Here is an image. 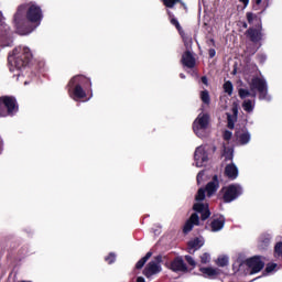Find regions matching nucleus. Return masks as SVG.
Listing matches in <instances>:
<instances>
[{
    "mask_svg": "<svg viewBox=\"0 0 282 282\" xmlns=\"http://www.w3.org/2000/svg\"><path fill=\"white\" fill-rule=\"evenodd\" d=\"M170 23H171V25H174V28H176V30L180 34H182V32H184V30L182 29V24H180V21H177V18L170 19Z\"/></svg>",
    "mask_w": 282,
    "mask_h": 282,
    "instance_id": "7c9ffc66",
    "label": "nucleus"
},
{
    "mask_svg": "<svg viewBox=\"0 0 282 282\" xmlns=\"http://www.w3.org/2000/svg\"><path fill=\"white\" fill-rule=\"evenodd\" d=\"M193 210L200 214L202 221H206V219L210 217V209L208 208V204L196 203L193 205Z\"/></svg>",
    "mask_w": 282,
    "mask_h": 282,
    "instance_id": "ddd939ff",
    "label": "nucleus"
},
{
    "mask_svg": "<svg viewBox=\"0 0 282 282\" xmlns=\"http://www.w3.org/2000/svg\"><path fill=\"white\" fill-rule=\"evenodd\" d=\"M228 127L229 129H235V123L230 121V116H228Z\"/></svg>",
    "mask_w": 282,
    "mask_h": 282,
    "instance_id": "de8ad7c7",
    "label": "nucleus"
},
{
    "mask_svg": "<svg viewBox=\"0 0 282 282\" xmlns=\"http://www.w3.org/2000/svg\"><path fill=\"white\" fill-rule=\"evenodd\" d=\"M185 261H187L188 265H192V268L197 265V262H195V259H193L191 256H185Z\"/></svg>",
    "mask_w": 282,
    "mask_h": 282,
    "instance_id": "ea45409f",
    "label": "nucleus"
},
{
    "mask_svg": "<svg viewBox=\"0 0 282 282\" xmlns=\"http://www.w3.org/2000/svg\"><path fill=\"white\" fill-rule=\"evenodd\" d=\"M239 2L242 3L245 8H248L250 0H239Z\"/></svg>",
    "mask_w": 282,
    "mask_h": 282,
    "instance_id": "09e8293b",
    "label": "nucleus"
},
{
    "mask_svg": "<svg viewBox=\"0 0 282 282\" xmlns=\"http://www.w3.org/2000/svg\"><path fill=\"white\" fill-rule=\"evenodd\" d=\"M225 226H226V217H224V215H220L219 217L214 218L209 224V228L212 232H219L220 230H224Z\"/></svg>",
    "mask_w": 282,
    "mask_h": 282,
    "instance_id": "dca6fc26",
    "label": "nucleus"
},
{
    "mask_svg": "<svg viewBox=\"0 0 282 282\" xmlns=\"http://www.w3.org/2000/svg\"><path fill=\"white\" fill-rule=\"evenodd\" d=\"M231 111L234 116H239V105H237V102H234Z\"/></svg>",
    "mask_w": 282,
    "mask_h": 282,
    "instance_id": "a19ab883",
    "label": "nucleus"
},
{
    "mask_svg": "<svg viewBox=\"0 0 282 282\" xmlns=\"http://www.w3.org/2000/svg\"><path fill=\"white\" fill-rule=\"evenodd\" d=\"M250 91L259 93V100H265L268 98V82L261 77H253L249 84Z\"/></svg>",
    "mask_w": 282,
    "mask_h": 282,
    "instance_id": "423d86ee",
    "label": "nucleus"
},
{
    "mask_svg": "<svg viewBox=\"0 0 282 282\" xmlns=\"http://www.w3.org/2000/svg\"><path fill=\"white\" fill-rule=\"evenodd\" d=\"M223 138L226 142H229V140L232 139V132L230 130H225Z\"/></svg>",
    "mask_w": 282,
    "mask_h": 282,
    "instance_id": "4c0bfd02",
    "label": "nucleus"
},
{
    "mask_svg": "<svg viewBox=\"0 0 282 282\" xmlns=\"http://www.w3.org/2000/svg\"><path fill=\"white\" fill-rule=\"evenodd\" d=\"M210 122V116L208 113H199L196 120L193 122V131L194 133H199L200 130L208 129V124Z\"/></svg>",
    "mask_w": 282,
    "mask_h": 282,
    "instance_id": "9d476101",
    "label": "nucleus"
},
{
    "mask_svg": "<svg viewBox=\"0 0 282 282\" xmlns=\"http://www.w3.org/2000/svg\"><path fill=\"white\" fill-rule=\"evenodd\" d=\"M217 265L219 268H226V265H228V257L224 256V257H219L217 259Z\"/></svg>",
    "mask_w": 282,
    "mask_h": 282,
    "instance_id": "72a5a7b5",
    "label": "nucleus"
},
{
    "mask_svg": "<svg viewBox=\"0 0 282 282\" xmlns=\"http://www.w3.org/2000/svg\"><path fill=\"white\" fill-rule=\"evenodd\" d=\"M32 51L28 47L23 48H14L13 50V56H9L8 61L9 63H12L17 69H23V67H28L30 63H32Z\"/></svg>",
    "mask_w": 282,
    "mask_h": 282,
    "instance_id": "7ed1b4c3",
    "label": "nucleus"
},
{
    "mask_svg": "<svg viewBox=\"0 0 282 282\" xmlns=\"http://www.w3.org/2000/svg\"><path fill=\"white\" fill-rule=\"evenodd\" d=\"M269 1H270V0H267L265 6H264V8L262 9V11L260 12V14H263V13L265 12V10H268Z\"/></svg>",
    "mask_w": 282,
    "mask_h": 282,
    "instance_id": "8fccbe9b",
    "label": "nucleus"
},
{
    "mask_svg": "<svg viewBox=\"0 0 282 282\" xmlns=\"http://www.w3.org/2000/svg\"><path fill=\"white\" fill-rule=\"evenodd\" d=\"M200 100L204 102V105H210V94L208 90L200 91Z\"/></svg>",
    "mask_w": 282,
    "mask_h": 282,
    "instance_id": "cd10ccee",
    "label": "nucleus"
},
{
    "mask_svg": "<svg viewBox=\"0 0 282 282\" xmlns=\"http://www.w3.org/2000/svg\"><path fill=\"white\" fill-rule=\"evenodd\" d=\"M137 282H147V280H144V278H142V276H138Z\"/></svg>",
    "mask_w": 282,
    "mask_h": 282,
    "instance_id": "864d4df0",
    "label": "nucleus"
},
{
    "mask_svg": "<svg viewBox=\"0 0 282 282\" xmlns=\"http://www.w3.org/2000/svg\"><path fill=\"white\" fill-rule=\"evenodd\" d=\"M202 246H204V241L199 238H194L187 242V250L189 254H193L194 252H197Z\"/></svg>",
    "mask_w": 282,
    "mask_h": 282,
    "instance_id": "a211bd4d",
    "label": "nucleus"
},
{
    "mask_svg": "<svg viewBox=\"0 0 282 282\" xmlns=\"http://www.w3.org/2000/svg\"><path fill=\"white\" fill-rule=\"evenodd\" d=\"M180 78H186V75H184V73H181Z\"/></svg>",
    "mask_w": 282,
    "mask_h": 282,
    "instance_id": "6e6d98bb",
    "label": "nucleus"
},
{
    "mask_svg": "<svg viewBox=\"0 0 282 282\" xmlns=\"http://www.w3.org/2000/svg\"><path fill=\"white\" fill-rule=\"evenodd\" d=\"M105 261H107L109 265H111V263H116V253L110 252L108 256L105 257Z\"/></svg>",
    "mask_w": 282,
    "mask_h": 282,
    "instance_id": "f704fd0d",
    "label": "nucleus"
},
{
    "mask_svg": "<svg viewBox=\"0 0 282 282\" xmlns=\"http://www.w3.org/2000/svg\"><path fill=\"white\" fill-rule=\"evenodd\" d=\"M170 270H172V272L186 273V272H188V267L186 265V262H184V259H182V257H176L171 262Z\"/></svg>",
    "mask_w": 282,
    "mask_h": 282,
    "instance_id": "f8f14e48",
    "label": "nucleus"
},
{
    "mask_svg": "<svg viewBox=\"0 0 282 282\" xmlns=\"http://www.w3.org/2000/svg\"><path fill=\"white\" fill-rule=\"evenodd\" d=\"M19 113V101L14 96L0 97V118H13Z\"/></svg>",
    "mask_w": 282,
    "mask_h": 282,
    "instance_id": "20e7f679",
    "label": "nucleus"
},
{
    "mask_svg": "<svg viewBox=\"0 0 282 282\" xmlns=\"http://www.w3.org/2000/svg\"><path fill=\"white\" fill-rule=\"evenodd\" d=\"M12 39V30L8 24H0V40L10 41Z\"/></svg>",
    "mask_w": 282,
    "mask_h": 282,
    "instance_id": "6ab92c4d",
    "label": "nucleus"
},
{
    "mask_svg": "<svg viewBox=\"0 0 282 282\" xmlns=\"http://www.w3.org/2000/svg\"><path fill=\"white\" fill-rule=\"evenodd\" d=\"M69 98L73 100H83L89 96H94V90L91 89V78L85 75L73 76L68 84L66 85Z\"/></svg>",
    "mask_w": 282,
    "mask_h": 282,
    "instance_id": "f03ea898",
    "label": "nucleus"
},
{
    "mask_svg": "<svg viewBox=\"0 0 282 282\" xmlns=\"http://www.w3.org/2000/svg\"><path fill=\"white\" fill-rule=\"evenodd\" d=\"M41 21H43V10L34 2L20 4L13 17L19 34H30L34 30L30 23L41 25Z\"/></svg>",
    "mask_w": 282,
    "mask_h": 282,
    "instance_id": "f257e3e1",
    "label": "nucleus"
},
{
    "mask_svg": "<svg viewBox=\"0 0 282 282\" xmlns=\"http://www.w3.org/2000/svg\"><path fill=\"white\" fill-rule=\"evenodd\" d=\"M220 193H223L220 199L224 202V204H231V202L239 199V197L243 195V187H241L239 184H230L228 186H224L220 189Z\"/></svg>",
    "mask_w": 282,
    "mask_h": 282,
    "instance_id": "39448f33",
    "label": "nucleus"
},
{
    "mask_svg": "<svg viewBox=\"0 0 282 282\" xmlns=\"http://www.w3.org/2000/svg\"><path fill=\"white\" fill-rule=\"evenodd\" d=\"M200 80H202L203 85L208 86V77L203 76V77H200Z\"/></svg>",
    "mask_w": 282,
    "mask_h": 282,
    "instance_id": "49530a36",
    "label": "nucleus"
},
{
    "mask_svg": "<svg viewBox=\"0 0 282 282\" xmlns=\"http://www.w3.org/2000/svg\"><path fill=\"white\" fill-rule=\"evenodd\" d=\"M240 144H248L250 142V132H245L239 137Z\"/></svg>",
    "mask_w": 282,
    "mask_h": 282,
    "instance_id": "473e14b6",
    "label": "nucleus"
},
{
    "mask_svg": "<svg viewBox=\"0 0 282 282\" xmlns=\"http://www.w3.org/2000/svg\"><path fill=\"white\" fill-rule=\"evenodd\" d=\"M242 28L248 29V23L243 22Z\"/></svg>",
    "mask_w": 282,
    "mask_h": 282,
    "instance_id": "5fc2aeb1",
    "label": "nucleus"
},
{
    "mask_svg": "<svg viewBox=\"0 0 282 282\" xmlns=\"http://www.w3.org/2000/svg\"><path fill=\"white\" fill-rule=\"evenodd\" d=\"M202 180H204V171L198 172L196 176L197 184H202Z\"/></svg>",
    "mask_w": 282,
    "mask_h": 282,
    "instance_id": "79ce46f5",
    "label": "nucleus"
},
{
    "mask_svg": "<svg viewBox=\"0 0 282 282\" xmlns=\"http://www.w3.org/2000/svg\"><path fill=\"white\" fill-rule=\"evenodd\" d=\"M167 15L170 19H175V17L173 15V12H171L170 10H167Z\"/></svg>",
    "mask_w": 282,
    "mask_h": 282,
    "instance_id": "603ef678",
    "label": "nucleus"
},
{
    "mask_svg": "<svg viewBox=\"0 0 282 282\" xmlns=\"http://www.w3.org/2000/svg\"><path fill=\"white\" fill-rule=\"evenodd\" d=\"M203 274H206L207 276H217V270L207 267V268H200L199 269Z\"/></svg>",
    "mask_w": 282,
    "mask_h": 282,
    "instance_id": "bb28decb",
    "label": "nucleus"
},
{
    "mask_svg": "<svg viewBox=\"0 0 282 282\" xmlns=\"http://www.w3.org/2000/svg\"><path fill=\"white\" fill-rule=\"evenodd\" d=\"M242 109L247 111V113H252L254 111V105H252V100L247 99L242 102Z\"/></svg>",
    "mask_w": 282,
    "mask_h": 282,
    "instance_id": "a878e982",
    "label": "nucleus"
},
{
    "mask_svg": "<svg viewBox=\"0 0 282 282\" xmlns=\"http://www.w3.org/2000/svg\"><path fill=\"white\" fill-rule=\"evenodd\" d=\"M263 3V0H254L253 10H259V6Z\"/></svg>",
    "mask_w": 282,
    "mask_h": 282,
    "instance_id": "c03bdc74",
    "label": "nucleus"
},
{
    "mask_svg": "<svg viewBox=\"0 0 282 282\" xmlns=\"http://www.w3.org/2000/svg\"><path fill=\"white\" fill-rule=\"evenodd\" d=\"M161 262L162 256L154 257V260L150 261L148 265L144 268V276H147V279H150V276H153V274L162 272V267L160 265Z\"/></svg>",
    "mask_w": 282,
    "mask_h": 282,
    "instance_id": "6e6552de",
    "label": "nucleus"
},
{
    "mask_svg": "<svg viewBox=\"0 0 282 282\" xmlns=\"http://www.w3.org/2000/svg\"><path fill=\"white\" fill-rule=\"evenodd\" d=\"M195 226H199V215H197V213L192 214L186 220L183 227L184 235H188V232H191Z\"/></svg>",
    "mask_w": 282,
    "mask_h": 282,
    "instance_id": "4468645a",
    "label": "nucleus"
},
{
    "mask_svg": "<svg viewBox=\"0 0 282 282\" xmlns=\"http://www.w3.org/2000/svg\"><path fill=\"white\" fill-rule=\"evenodd\" d=\"M235 150L232 148H228L224 145V152H223V158H225V162H230L234 158Z\"/></svg>",
    "mask_w": 282,
    "mask_h": 282,
    "instance_id": "b1692460",
    "label": "nucleus"
},
{
    "mask_svg": "<svg viewBox=\"0 0 282 282\" xmlns=\"http://www.w3.org/2000/svg\"><path fill=\"white\" fill-rule=\"evenodd\" d=\"M274 252L278 257H282V242H278L274 247Z\"/></svg>",
    "mask_w": 282,
    "mask_h": 282,
    "instance_id": "58836bf2",
    "label": "nucleus"
},
{
    "mask_svg": "<svg viewBox=\"0 0 282 282\" xmlns=\"http://www.w3.org/2000/svg\"><path fill=\"white\" fill-rule=\"evenodd\" d=\"M271 241H272V238L270 237V235L261 236L258 245L260 250H265L270 246Z\"/></svg>",
    "mask_w": 282,
    "mask_h": 282,
    "instance_id": "412c9836",
    "label": "nucleus"
},
{
    "mask_svg": "<svg viewBox=\"0 0 282 282\" xmlns=\"http://www.w3.org/2000/svg\"><path fill=\"white\" fill-rule=\"evenodd\" d=\"M153 257V252L149 251L143 258H141L137 263L135 268L137 270H142L144 265L147 264V261L150 260V258Z\"/></svg>",
    "mask_w": 282,
    "mask_h": 282,
    "instance_id": "4be33fe9",
    "label": "nucleus"
},
{
    "mask_svg": "<svg viewBox=\"0 0 282 282\" xmlns=\"http://www.w3.org/2000/svg\"><path fill=\"white\" fill-rule=\"evenodd\" d=\"M3 147H4L3 138L0 135V155L1 153H3Z\"/></svg>",
    "mask_w": 282,
    "mask_h": 282,
    "instance_id": "a18cd8bd",
    "label": "nucleus"
},
{
    "mask_svg": "<svg viewBox=\"0 0 282 282\" xmlns=\"http://www.w3.org/2000/svg\"><path fill=\"white\" fill-rule=\"evenodd\" d=\"M200 263L206 265V263H210V253L205 252L200 256Z\"/></svg>",
    "mask_w": 282,
    "mask_h": 282,
    "instance_id": "c9c22d12",
    "label": "nucleus"
},
{
    "mask_svg": "<svg viewBox=\"0 0 282 282\" xmlns=\"http://www.w3.org/2000/svg\"><path fill=\"white\" fill-rule=\"evenodd\" d=\"M223 87H224L225 94H228V96H232V89H234L232 82L230 80L226 82Z\"/></svg>",
    "mask_w": 282,
    "mask_h": 282,
    "instance_id": "2f4dec72",
    "label": "nucleus"
},
{
    "mask_svg": "<svg viewBox=\"0 0 282 282\" xmlns=\"http://www.w3.org/2000/svg\"><path fill=\"white\" fill-rule=\"evenodd\" d=\"M261 30H263V25L261 24V19H259V23L254 26H250L246 32L245 35L251 43H259L263 39V33H261Z\"/></svg>",
    "mask_w": 282,
    "mask_h": 282,
    "instance_id": "1a4fd4ad",
    "label": "nucleus"
},
{
    "mask_svg": "<svg viewBox=\"0 0 282 282\" xmlns=\"http://www.w3.org/2000/svg\"><path fill=\"white\" fill-rule=\"evenodd\" d=\"M246 17H247V21H248L249 25H252V23H254V21H258V23H259V19H261V18H259V15H257L252 12H247Z\"/></svg>",
    "mask_w": 282,
    "mask_h": 282,
    "instance_id": "c85d7f7f",
    "label": "nucleus"
},
{
    "mask_svg": "<svg viewBox=\"0 0 282 282\" xmlns=\"http://www.w3.org/2000/svg\"><path fill=\"white\" fill-rule=\"evenodd\" d=\"M194 160L202 161V162H208V154L206 153V150L202 148H197L194 153Z\"/></svg>",
    "mask_w": 282,
    "mask_h": 282,
    "instance_id": "aec40b11",
    "label": "nucleus"
},
{
    "mask_svg": "<svg viewBox=\"0 0 282 282\" xmlns=\"http://www.w3.org/2000/svg\"><path fill=\"white\" fill-rule=\"evenodd\" d=\"M181 63L184 67H187V69H195L197 59L191 51H185L182 55Z\"/></svg>",
    "mask_w": 282,
    "mask_h": 282,
    "instance_id": "9b49d317",
    "label": "nucleus"
},
{
    "mask_svg": "<svg viewBox=\"0 0 282 282\" xmlns=\"http://www.w3.org/2000/svg\"><path fill=\"white\" fill-rule=\"evenodd\" d=\"M238 95L241 98V100H243L245 98H248L250 96H251V98H257V93H253V91L250 93V90L245 89V88H240L238 90Z\"/></svg>",
    "mask_w": 282,
    "mask_h": 282,
    "instance_id": "5701e85b",
    "label": "nucleus"
},
{
    "mask_svg": "<svg viewBox=\"0 0 282 282\" xmlns=\"http://www.w3.org/2000/svg\"><path fill=\"white\" fill-rule=\"evenodd\" d=\"M225 175L228 180H237L239 177V170L234 163L226 165Z\"/></svg>",
    "mask_w": 282,
    "mask_h": 282,
    "instance_id": "f3484780",
    "label": "nucleus"
},
{
    "mask_svg": "<svg viewBox=\"0 0 282 282\" xmlns=\"http://www.w3.org/2000/svg\"><path fill=\"white\" fill-rule=\"evenodd\" d=\"M243 264L249 268L250 274H259V272H261V270L265 268V262L261 260V256H253L251 258H248L243 261V263L240 264V268Z\"/></svg>",
    "mask_w": 282,
    "mask_h": 282,
    "instance_id": "0eeeda50",
    "label": "nucleus"
},
{
    "mask_svg": "<svg viewBox=\"0 0 282 282\" xmlns=\"http://www.w3.org/2000/svg\"><path fill=\"white\" fill-rule=\"evenodd\" d=\"M210 43H212L213 45H215V40H214V39H212V40H210Z\"/></svg>",
    "mask_w": 282,
    "mask_h": 282,
    "instance_id": "4d7b16f0",
    "label": "nucleus"
},
{
    "mask_svg": "<svg viewBox=\"0 0 282 282\" xmlns=\"http://www.w3.org/2000/svg\"><path fill=\"white\" fill-rule=\"evenodd\" d=\"M163 6H165V8H175L176 3H181L183 6V8H186V4L184 2H182V0H162Z\"/></svg>",
    "mask_w": 282,
    "mask_h": 282,
    "instance_id": "393cba45",
    "label": "nucleus"
},
{
    "mask_svg": "<svg viewBox=\"0 0 282 282\" xmlns=\"http://www.w3.org/2000/svg\"><path fill=\"white\" fill-rule=\"evenodd\" d=\"M260 63H265V55H259Z\"/></svg>",
    "mask_w": 282,
    "mask_h": 282,
    "instance_id": "3c124183",
    "label": "nucleus"
},
{
    "mask_svg": "<svg viewBox=\"0 0 282 282\" xmlns=\"http://www.w3.org/2000/svg\"><path fill=\"white\" fill-rule=\"evenodd\" d=\"M204 199H206V189L199 188L197 191L196 196H195V200L196 202H204Z\"/></svg>",
    "mask_w": 282,
    "mask_h": 282,
    "instance_id": "c756f323",
    "label": "nucleus"
},
{
    "mask_svg": "<svg viewBox=\"0 0 282 282\" xmlns=\"http://www.w3.org/2000/svg\"><path fill=\"white\" fill-rule=\"evenodd\" d=\"M205 191L207 193V197H213L214 194L219 191V176L215 174L209 183H207Z\"/></svg>",
    "mask_w": 282,
    "mask_h": 282,
    "instance_id": "2eb2a0df",
    "label": "nucleus"
},
{
    "mask_svg": "<svg viewBox=\"0 0 282 282\" xmlns=\"http://www.w3.org/2000/svg\"><path fill=\"white\" fill-rule=\"evenodd\" d=\"M274 270H276V263H268L264 271L270 274V272H274Z\"/></svg>",
    "mask_w": 282,
    "mask_h": 282,
    "instance_id": "e433bc0d",
    "label": "nucleus"
},
{
    "mask_svg": "<svg viewBox=\"0 0 282 282\" xmlns=\"http://www.w3.org/2000/svg\"><path fill=\"white\" fill-rule=\"evenodd\" d=\"M208 54L209 58H215V56L217 55V51H215V48H209Z\"/></svg>",
    "mask_w": 282,
    "mask_h": 282,
    "instance_id": "37998d69",
    "label": "nucleus"
}]
</instances>
